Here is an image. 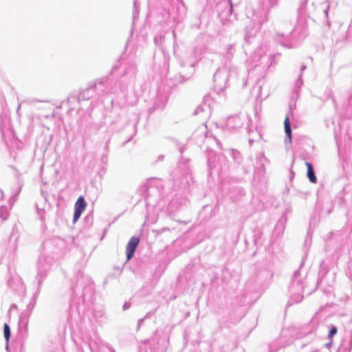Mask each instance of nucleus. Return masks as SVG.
Wrapping results in <instances>:
<instances>
[{"label": "nucleus", "mask_w": 352, "mask_h": 352, "mask_svg": "<svg viewBox=\"0 0 352 352\" xmlns=\"http://www.w3.org/2000/svg\"><path fill=\"white\" fill-rule=\"evenodd\" d=\"M94 289V282L91 278L82 272H78L76 274L75 283H73L71 286L72 294L68 310V321L72 320L74 307L78 315L85 311L86 304L91 300L93 296Z\"/></svg>", "instance_id": "1"}, {"label": "nucleus", "mask_w": 352, "mask_h": 352, "mask_svg": "<svg viewBox=\"0 0 352 352\" xmlns=\"http://www.w3.org/2000/svg\"><path fill=\"white\" fill-rule=\"evenodd\" d=\"M51 270V263L45 258H41L39 261V265L38 267V273L36 277L37 280V289L34 294L31 300L27 305L26 309L22 312L19 316V329L20 331L22 328L24 329L25 332L28 330V320L30 317L32 310L36 305V298L40 293L42 283L47 276V272Z\"/></svg>", "instance_id": "2"}, {"label": "nucleus", "mask_w": 352, "mask_h": 352, "mask_svg": "<svg viewBox=\"0 0 352 352\" xmlns=\"http://www.w3.org/2000/svg\"><path fill=\"white\" fill-rule=\"evenodd\" d=\"M279 0H267V5L265 2H261L258 9L252 12L253 22L255 27L250 32H246L245 34V40L249 43H251L250 39L253 38L261 26L268 20V14L271 8L276 6Z\"/></svg>", "instance_id": "3"}, {"label": "nucleus", "mask_w": 352, "mask_h": 352, "mask_svg": "<svg viewBox=\"0 0 352 352\" xmlns=\"http://www.w3.org/2000/svg\"><path fill=\"white\" fill-rule=\"evenodd\" d=\"M305 258L302 259L299 268L294 271L289 286V292L290 293V302L289 304L299 303L304 298L305 290V285L304 279L307 274H302L300 269L303 266Z\"/></svg>", "instance_id": "4"}, {"label": "nucleus", "mask_w": 352, "mask_h": 352, "mask_svg": "<svg viewBox=\"0 0 352 352\" xmlns=\"http://www.w3.org/2000/svg\"><path fill=\"white\" fill-rule=\"evenodd\" d=\"M65 248V241L58 236H54L44 241L43 243V249L45 255L39 257L37 268L38 267L41 258H45L47 261H50L52 267L53 261L60 257Z\"/></svg>", "instance_id": "5"}, {"label": "nucleus", "mask_w": 352, "mask_h": 352, "mask_svg": "<svg viewBox=\"0 0 352 352\" xmlns=\"http://www.w3.org/2000/svg\"><path fill=\"white\" fill-rule=\"evenodd\" d=\"M238 78L236 67L218 69L213 75L214 90L217 94L222 93L230 85V82Z\"/></svg>", "instance_id": "6"}, {"label": "nucleus", "mask_w": 352, "mask_h": 352, "mask_svg": "<svg viewBox=\"0 0 352 352\" xmlns=\"http://www.w3.org/2000/svg\"><path fill=\"white\" fill-rule=\"evenodd\" d=\"M141 191L142 195L144 196L145 205L147 209L155 208L160 198V191L157 188L149 186L146 183L142 185Z\"/></svg>", "instance_id": "7"}, {"label": "nucleus", "mask_w": 352, "mask_h": 352, "mask_svg": "<svg viewBox=\"0 0 352 352\" xmlns=\"http://www.w3.org/2000/svg\"><path fill=\"white\" fill-rule=\"evenodd\" d=\"M233 7L232 0L222 1L217 5V11L222 21L230 19L233 13Z\"/></svg>", "instance_id": "8"}, {"label": "nucleus", "mask_w": 352, "mask_h": 352, "mask_svg": "<svg viewBox=\"0 0 352 352\" xmlns=\"http://www.w3.org/2000/svg\"><path fill=\"white\" fill-rule=\"evenodd\" d=\"M247 120V116L241 114H236L229 116L225 123V127L230 131L237 130L241 128L245 121Z\"/></svg>", "instance_id": "9"}, {"label": "nucleus", "mask_w": 352, "mask_h": 352, "mask_svg": "<svg viewBox=\"0 0 352 352\" xmlns=\"http://www.w3.org/2000/svg\"><path fill=\"white\" fill-rule=\"evenodd\" d=\"M179 65L182 67V70H180L177 75H176L174 77V79L176 82H178L179 83L186 82V80H189L191 76L195 73V67H194V63H190L187 68L186 72L184 69V67H186L185 63L182 60L179 63Z\"/></svg>", "instance_id": "10"}, {"label": "nucleus", "mask_w": 352, "mask_h": 352, "mask_svg": "<svg viewBox=\"0 0 352 352\" xmlns=\"http://www.w3.org/2000/svg\"><path fill=\"white\" fill-rule=\"evenodd\" d=\"M294 30L287 35L280 33H276L275 35L276 41L280 45L286 48H294L298 46V42L293 38Z\"/></svg>", "instance_id": "11"}, {"label": "nucleus", "mask_w": 352, "mask_h": 352, "mask_svg": "<svg viewBox=\"0 0 352 352\" xmlns=\"http://www.w3.org/2000/svg\"><path fill=\"white\" fill-rule=\"evenodd\" d=\"M320 327L324 328L325 327L320 322L318 318L313 317L309 323L302 327V333L305 336L311 335L314 333L316 335L317 330Z\"/></svg>", "instance_id": "12"}, {"label": "nucleus", "mask_w": 352, "mask_h": 352, "mask_svg": "<svg viewBox=\"0 0 352 352\" xmlns=\"http://www.w3.org/2000/svg\"><path fill=\"white\" fill-rule=\"evenodd\" d=\"M167 100L168 98L166 95L157 94L155 98L153 104L148 109V113L151 115L155 111H162L166 106Z\"/></svg>", "instance_id": "13"}, {"label": "nucleus", "mask_w": 352, "mask_h": 352, "mask_svg": "<svg viewBox=\"0 0 352 352\" xmlns=\"http://www.w3.org/2000/svg\"><path fill=\"white\" fill-rule=\"evenodd\" d=\"M187 201L186 197L182 195H175L170 201L168 205V210L169 212H173L178 210L181 206L186 204Z\"/></svg>", "instance_id": "14"}, {"label": "nucleus", "mask_w": 352, "mask_h": 352, "mask_svg": "<svg viewBox=\"0 0 352 352\" xmlns=\"http://www.w3.org/2000/svg\"><path fill=\"white\" fill-rule=\"evenodd\" d=\"M140 241V238L135 236H132L129 241L126 247V261L131 260L134 256Z\"/></svg>", "instance_id": "15"}, {"label": "nucleus", "mask_w": 352, "mask_h": 352, "mask_svg": "<svg viewBox=\"0 0 352 352\" xmlns=\"http://www.w3.org/2000/svg\"><path fill=\"white\" fill-rule=\"evenodd\" d=\"M94 93V90L91 85H89L85 89L81 91L78 96H71L68 98V101L69 102L72 100H77L78 102H80L82 100H87L91 98Z\"/></svg>", "instance_id": "16"}, {"label": "nucleus", "mask_w": 352, "mask_h": 352, "mask_svg": "<svg viewBox=\"0 0 352 352\" xmlns=\"http://www.w3.org/2000/svg\"><path fill=\"white\" fill-rule=\"evenodd\" d=\"M121 128H122V125L120 124L118 120L112 121L111 122V124H109V126H108V128L107 129V133H109V136H108L107 140L105 142V145H104V150L106 151V152H108V150H109V145L111 142V137L115 132L120 130Z\"/></svg>", "instance_id": "17"}, {"label": "nucleus", "mask_w": 352, "mask_h": 352, "mask_svg": "<svg viewBox=\"0 0 352 352\" xmlns=\"http://www.w3.org/2000/svg\"><path fill=\"white\" fill-rule=\"evenodd\" d=\"M103 127V123L90 122L89 123L82 133L84 138H89L92 135L96 134Z\"/></svg>", "instance_id": "18"}, {"label": "nucleus", "mask_w": 352, "mask_h": 352, "mask_svg": "<svg viewBox=\"0 0 352 352\" xmlns=\"http://www.w3.org/2000/svg\"><path fill=\"white\" fill-rule=\"evenodd\" d=\"M262 235L263 232L258 228H255L252 231L250 237L245 239V243L248 244L249 241H250L256 248H258L262 245V242L261 241Z\"/></svg>", "instance_id": "19"}, {"label": "nucleus", "mask_w": 352, "mask_h": 352, "mask_svg": "<svg viewBox=\"0 0 352 352\" xmlns=\"http://www.w3.org/2000/svg\"><path fill=\"white\" fill-rule=\"evenodd\" d=\"M263 153H258L256 155L255 169L259 173L265 172V163L268 162Z\"/></svg>", "instance_id": "20"}, {"label": "nucleus", "mask_w": 352, "mask_h": 352, "mask_svg": "<svg viewBox=\"0 0 352 352\" xmlns=\"http://www.w3.org/2000/svg\"><path fill=\"white\" fill-rule=\"evenodd\" d=\"M274 58L273 56H267L265 55L261 56L260 54H255L253 56V62L255 63L254 67H257L261 66L264 60H266V65L267 68L272 64Z\"/></svg>", "instance_id": "21"}, {"label": "nucleus", "mask_w": 352, "mask_h": 352, "mask_svg": "<svg viewBox=\"0 0 352 352\" xmlns=\"http://www.w3.org/2000/svg\"><path fill=\"white\" fill-rule=\"evenodd\" d=\"M205 100L206 98H204V101L195 109L193 113L194 115H201L204 118L210 115V106L206 104Z\"/></svg>", "instance_id": "22"}, {"label": "nucleus", "mask_w": 352, "mask_h": 352, "mask_svg": "<svg viewBox=\"0 0 352 352\" xmlns=\"http://www.w3.org/2000/svg\"><path fill=\"white\" fill-rule=\"evenodd\" d=\"M107 84V78H104L98 80L94 85H91L94 92L96 91L98 95H102L106 93V87Z\"/></svg>", "instance_id": "23"}, {"label": "nucleus", "mask_w": 352, "mask_h": 352, "mask_svg": "<svg viewBox=\"0 0 352 352\" xmlns=\"http://www.w3.org/2000/svg\"><path fill=\"white\" fill-rule=\"evenodd\" d=\"M93 316L96 322L100 325L105 323L107 320V316L103 309H94L93 311Z\"/></svg>", "instance_id": "24"}, {"label": "nucleus", "mask_w": 352, "mask_h": 352, "mask_svg": "<svg viewBox=\"0 0 352 352\" xmlns=\"http://www.w3.org/2000/svg\"><path fill=\"white\" fill-rule=\"evenodd\" d=\"M284 129H285V143L287 144V142L289 143H292V129L291 126L290 120L289 115H287L284 120Z\"/></svg>", "instance_id": "25"}, {"label": "nucleus", "mask_w": 352, "mask_h": 352, "mask_svg": "<svg viewBox=\"0 0 352 352\" xmlns=\"http://www.w3.org/2000/svg\"><path fill=\"white\" fill-rule=\"evenodd\" d=\"M137 67L133 61L127 63L126 67L124 68L123 75L129 76L130 78H134L136 75Z\"/></svg>", "instance_id": "26"}, {"label": "nucleus", "mask_w": 352, "mask_h": 352, "mask_svg": "<svg viewBox=\"0 0 352 352\" xmlns=\"http://www.w3.org/2000/svg\"><path fill=\"white\" fill-rule=\"evenodd\" d=\"M305 165L307 166V177L309 182L316 184L317 182V177L315 173L314 168L310 162H306Z\"/></svg>", "instance_id": "27"}, {"label": "nucleus", "mask_w": 352, "mask_h": 352, "mask_svg": "<svg viewBox=\"0 0 352 352\" xmlns=\"http://www.w3.org/2000/svg\"><path fill=\"white\" fill-rule=\"evenodd\" d=\"M86 206H87V202H86L84 197L81 195L77 199V200L75 203L74 210L78 211V212L82 213L83 211L85 210Z\"/></svg>", "instance_id": "28"}, {"label": "nucleus", "mask_w": 352, "mask_h": 352, "mask_svg": "<svg viewBox=\"0 0 352 352\" xmlns=\"http://www.w3.org/2000/svg\"><path fill=\"white\" fill-rule=\"evenodd\" d=\"M140 12V3L138 0H133V26L135 21L138 19Z\"/></svg>", "instance_id": "29"}, {"label": "nucleus", "mask_w": 352, "mask_h": 352, "mask_svg": "<svg viewBox=\"0 0 352 352\" xmlns=\"http://www.w3.org/2000/svg\"><path fill=\"white\" fill-rule=\"evenodd\" d=\"M327 273V271H326L324 270H320L315 288L310 291H308L307 293V295H310L311 293H313L316 289L317 287L322 281V278H323V277H324V276Z\"/></svg>", "instance_id": "30"}, {"label": "nucleus", "mask_w": 352, "mask_h": 352, "mask_svg": "<svg viewBox=\"0 0 352 352\" xmlns=\"http://www.w3.org/2000/svg\"><path fill=\"white\" fill-rule=\"evenodd\" d=\"M303 85L302 78L301 74L299 75L298 78L295 82L294 87V93L296 95H298L300 91V88Z\"/></svg>", "instance_id": "31"}, {"label": "nucleus", "mask_w": 352, "mask_h": 352, "mask_svg": "<svg viewBox=\"0 0 352 352\" xmlns=\"http://www.w3.org/2000/svg\"><path fill=\"white\" fill-rule=\"evenodd\" d=\"M3 336H4L6 342H9L10 338L11 337V330H10V327L8 323H4Z\"/></svg>", "instance_id": "32"}, {"label": "nucleus", "mask_w": 352, "mask_h": 352, "mask_svg": "<svg viewBox=\"0 0 352 352\" xmlns=\"http://www.w3.org/2000/svg\"><path fill=\"white\" fill-rule=\"evenodd\" d=\"M9 216L8 209L6 206H0V218L3 221H6Z\"/></svg>", "instance_id": "33"}, {"label": "nucleus", "mask_w": 352, "mask_h": 352, "mask_svg": "<svg viewBox=\"0 0 352 352\" xmlns=\"http://www.w3.org/2000/svg\"><path fill=\"white\" fill-rule=\"evenodd\" d=\"M338 333V328L336 326L331 324L329 327V332H328V339L333 340L334 336H336Z\"/></svg>", "instance_id": "34"}, {"label": "nucleus", "mask_w": 352, "mask_h": 352, "mask_svg": "<svg viewBox=\"0 0 352 352\" xmlns=\"http://www.w3.org/2000/svg\"><path fill=\"white\" fill-rule=\"evenodd\" d=\"M189 161V160H186V163H184L183 161L179 162V167L180 168L184 169V174L188 175L190 170L189 166L187 164V162Z\"/></svg>", "instance_id": "35"}, {"label": "nucleus", "mask_w": 352, "mask_h": 352, "mask_svg": "<svg viewBox=\"0 0 352 352\" xmlns=\"http://www.w3.org/2000/svg\"><path fill=\"white\" fill-rule=\"evenodd\" d=\"M226 57L228 59L231 58L235 50H234V45H228L226 46Z\"/></svg>", "instance_id": "36"}, {"label": "nucleus", "mask_w": 352, "mask_h": 352, "mask_svg": "<svg viewBox=\"0 0 352 352\" xmlns=\"http://www.w3.org/2000/svg\"><path fill=\"white\" fill-rule=\"evenodd\" d=\"M345 38L347 41L352 42V19L346 31Z\"/></svg>", "instance_id": "37"}, {"label": "nucleus", "mask_w": 352, "mask_h": 352, "mask_svg": "<svg viewBox=\"0 0 352 352\" xmlns=\"http://www.w3.org/2000/svg\"><path fill=\"white\" fill-rule=\"evenodd\" d=\"M214 162L212 161V157H208V175H212L213 168L215 166V165L213 164Z\"/></svg>", "instance_id": "38"}, {"label": "nucleus", "mask_w": 352, "mask_h": 352, "mask_svg": "<svg viewBox=\"0 0 352 352\" xmlns=\"http://www.w3.org/2000/svg\"><path fill=\"white\" fill-rule=\"evenodd\" d=\"M329 7H330L329 4L327 3V6L326 8L324 10V14L325 18L327 19L326 25H327V26L329 28H330V27H331V22L329 20Z\"/></svg>", "instance_id": "39"}, {"label": "nucleus", "mask_w": 352, "mask_h": 352, "mask_svg": "<svg viewBox=\"0 0 352 352\" xmlns=\"http://www.w3.org/2000/svg\"><path fill=\"white\" fill-rule=\"evenodd\" d=\"M232 157L236 163L240 164L241 162V153L238 151H233L232 152Z\"/></svg>", "instance_id": "40"}, {"label": "nucleus", "mask_w": 352, "mask_h": 352, "mask_svg": "<svg viewBox=\"0 0 352 352\" xmlns=\"http://www.w3.org/2000/svg\"><path fill=\"white\" fill-rule=\"evenodd\" d=\"M99 352H116L115 350L109 346H102L99 348Z\"/></svg>", "instance_id": "41"}, {"label": "nucleus", "mask_w": 352, "mask_h": 352, "mask_svg": "<svg viewBox=\"0 0 352 352\" xmlns=\"http://www.w3.org/2000/svg\"><path fill=\"white\" fill-rule=\"evenodd\" d=\"M307 0H305L300 6L298 11L300 15H302L304 14L306 6H307Z\"/></svg>", "instance_id": "42"}, {"label": "nucleus", "mask_w": 352, "mask_h": 352, "mask_svg": "<svg viewBox=\"0 0 352 352\" xmlns=\"http://www.w3.org/2000/svg\"><path fill=\"white\" fill-rule=\"evenodd\" d=\"M36 212H37L38 216L39 217L40 220L43 221L45 210L43 208H38V206H36Z\"/></svg>", "instance_id": "43"}, {"label": "nucleus", "mask_w": 352, "mask_h": 352, "mask_svg": "<svg viewBox=\"0 0 352 352\" xmlns=\"http://www.w3.org/2000/svg\"><path fill=\"white\" fill-rule=\"evenodd\" d=\"M164 36H162V35L155 36L154 37V42H155V45H159L162 43V40H164Z\"/></svg>", "instance_id": "44"}, {"label": "nucleus", "mask_w": 352, "mask_h": 352, "mask_svg": "<svg viewBox=\"0 0 352 352\" xmlns=\"http://www.w3.org/2000/svg\"><path fill=\"white\" fill-rule=\"evenodd\" d=\"M81 214H82L81 212L74 210V215H73V220H72L74 223H75L79 219Z\"/></svg>", "instance_id": "45"}, {"label": "nucleus", "mask_w": 352, "mask_h": 352, "mask_svg": "<svg viewBox=\"0 0 352 352\" xmlns=\"http://www.w3.org/2000/svg\"><path fill=\"white\" fill-rule=\"evenodd\" d=\"M351 349H352V332H351V338H350V340H349V349H344V352H351Z\"/></svg>", "instance_id": "46"}, {"label": "nucleus", "mask_w": 352, "mask_h": 352, "mask_svg": "<svg viewBox=\"0 0 352 352\" xmlns=\"http://www.w3.org/2000/svg\"><path fill=\"white\" fill-rule=\"evenodd\" d=\"M101 162L102 164H106L107 162V160H108V157H107V154H103L101 157Z\"/></svg>", "instance_id": "47"}, {"label": "nucleus", "mask_w": 352, "mask_h": 352, "mask_svg": "<svg viewBox=\"0 0 352 352\" xmlns=\"http://www.w3.org/2000/svg\"><path fill=\"white\" fill-rule=\"evenodd\" d=\"M131 307V303L129 302H125L123 305L122 309L123 310H127Z\"/></svg>", "instance_id": "48"}, {"label": "nucleus", "mask_w": 352, "mask_h": 352, "mask_svg": "<svg viewBox=\"0 0 352 352\" xmlns=\"http://www.w3.org/2000/svg\"><path fill=\"white\" fill-rule=\"evenodd\" d=\"M144 320H145L144 318H140V319L138 320V330L140 328L141 325L144 322Z\"/></svg>", "instance_id": "49"}, {"label": "nucleus", "mask_w": 352, "mask_h": 352, "mask_svg": "<svg viewBox=\"0 0 352 352\" xmlns=\"http://www.w3.org/2000/svg\"><path fill=\"white\" fill-rule=\"evenodd\" d=\"M165 158V155H160L158 157H157V159L156 160L155 162H162L164 161Z\"/></svg>", "instance_id": "50"}, {"label": "nucleus", "mask_w": 352, "mask_h": 352, "mask_svg": "<svg viewBox=\"0 0 352 352\" xmlns=\"http://www.w3.org/2000/svg\"><path fill=\"white\" fill-rule=\"evenodd\" d=\"M307 69V65L305 64H302L300 67V74L301 76H302L303 72Z\"/></svg>", "instance_id": "51"}, {"label": "nucleus", "mask_w": 352, "mask_h": 352, "mask_svg": "<svg viewBox=\"0 0 352 352\" xmlns=\"http://www.w3.org/2000/svg\"><path fill=\"white\" fill-rule=\"evenodd\" d=\"M85 344L90 349L91 351H94V348L91 342H88Z\"/></svg>", "instance_id": "52"}, {"label": "nucleus", "mask_w": 352, "mask_h": 352, "mask_svg": "<svg viewBox=\"0 0 352 352\" xmlns=\"http://www.w3.org/2000/svg\"><path fill=\"white\" fill-rule=\"evenodd\" d=\"M22 185H19V189L17 190L16 192L13 195V197H17L19 194L20 193L21 190Z\"/></svg>", "instance_id": "53"}, {"label": "nucleus", "mask_w": 352, "mask_h": 352, "mask_svg": "<svg viewBox=\"0 0 352 352\" xmlns=\"http://www.w3.org/2000/svg\"><path fill=\"white\" fill-rule=\"evenodd\" d=\"M294 175H295V173L294 172L293 170L291 169L290 170V176H289V179L291 181L294 179Z\"/></svg>", "instance_id": "54"}, {"label": "nucleus", "mask_w": 352, "mask_h": 352, "mask_svg": "<svg viewBox=\"0 0 352 352\" xmlns=\"http://www.w3.org/2000/svg\"><path fill=\"white\" fill-rule=\"evenodd\" d=\"M348 102H349V105L351 107V111H352V95L350 96V97L349 98Z\"/></svg>", "instance_id": "55"}, {"label": "nucleus", "mask_w": 352, "mask_h": 352, "mask_svg": "<svg viewBox=\"0 0 352 352\" xmlns=\"http://www.w3.org/2000/svg\"><path fill=\"white\" fill-rule=\"evenodd\" d=\"M17 309V305L16 304H12L10 307V311L12 309Z\"/></svg>", "instance_id": "56"}, {"label": "nucleus", "mask_w": 352, "mask_h": 352, "mask_svg": "<svg viewBox=\"0 0 352 352\" xmlns=\"http://www.w3.org/2000/svg\"><path fill=\"white\" fill-rule=\"evenodd\" d=\"M118 67H119V66L117 64L113 65L112 67V69H111V72H116L118 69Z\"/></svg>", "instance_id": "57"}, {"label": "nucleus", "mask_w": 352, "mask_h": 352, "mask_svg": "<svg viewBox=\"0 0 352 352\" xmlns=\"http://www.w3.org/2000/svg\"><path fill=\"white\" fill-rule=\"evenodd\" d=\"M333 343L332 340H329V342L325 344V346L329 348Z\"/></svg>", "instance_id": "58"}, {"label": "nucleus", "mask_w": 352, "mask_h": 352, "mask_svg": "<svg viewBox=\"0 0 352 352\" xmlns=\"http://www.w3.org/2000/svg\"><path fill=\"white\" fill-rule=\"evenodd\" d=\"M4 197V194H3V190L0 188V199H3Z\"/></svg>", "instance_id": "59"}, {"label": "nucleus", "mask_w": 352, "mask_h": 352, "mask_svg": "<svg viewBox=\"0 0 352 352\" xmlns=\"http://www.w3.org/2000/svg\"><path fill=\"white\" fill-rule=\"evenodd\" d=\"M172 33H173V36L174 38H176V33H175V30H173Z\"/></svg>", "instance_id": "60"}, {"label": "nucleus", "mask_w": 352, "mask_h": 352, "mask_svg": "<svg viewBox=\"0 0 352 352\" xmlns=\"http://www.w3.org/2000/svg\"><path fill=\"white\" fill-rule=\"evenodd\" d=\"M11 283H12V280H11L10 279H9V280H8V286H9V287H12V285H11Z\"/></svg>", "instance_id": "61"}, {"label": "nucleus", "mask_w": 352, "mask_h": 352, "mask_svg": "<svg viewBox=\"0 0 352 352\" xmlns=\"http://www.w3.org/2000/svg\"><path fill=\"white\" fill-rule=\"evenodd\" d=\"M8 348H9V342H6V350H8Z\"/></svg>", "instance_id": "62"}, {"label": "nucleus", "mask_w": 352, "mask_h": 352, "mask_svg": "<svg viewBox=\"0 0 352 352\" xmlns=\"http://www.w3.org/2000/svg\"><path fill=\"white\" fill-rule=\"evenodd\" d=\"M253 142H254V140H252V139H250V140H249V143H250V144H252L253 143Z\"/></svg>", "instance_id": "63"}, {"label": "nucleus", "mask_w": 352, "mask_h": 352, "mask_svg": "<svg viewBox=\"0 0 352 352\" xmlns=\"http://www.w3.org/2000/svg\"><path fill=\"white\" fill-rule=\"evenodd\" d=\"M78 352H84L83 350L78 349Z\"/></svg>", "instance_id": "64"}]
</instances>
